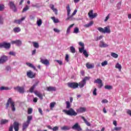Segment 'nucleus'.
<instances>
[{
    "mask_svg": "<svg viewBox=\"0 0 131 131\" xmlns=\"http://www.w3.org/2000/svg\"><path fill=\"white\" fill-rule=\"evenodd\" d=\"M11 105V109L12 112H15L16 111V107H15V102L12 101V98H10L8 99V100L6 103V109H8L9 106Z\"/></svg>",
    "mask_w": 131,
    "mask_h": 131,
    "instance_id": "obj_1",
    "label": "nucleus"
},
{
    "mask_svg": "<svg viewBox=\"0 0 131 131\" xmlns=\"http://www.w3.org/2000/svg\"><path fill=\"white\" fill-rule=\"evenodd\" d=\"M62 112H64L67 115H69L70 116H76L77 115V113L72 108H70L69 110H62Z\"/></svg>",
    "mask_w": 131,
    "mask_h": 131,
    "instance_id": "obj_2",
    "label": "nucleus"
},
{
    "mask_svg": "<svg viewBox=\"0 0 131 131\" xmlns=\"http://www.w3.org/2000/svg\"><path fill=\"white\" fill-rule=\"evenodd\" d=\"M31 120H32V116H28L27 121L24 122L23 124V130H25V129L28 127Z\"/></svg>",
    "mask_w": 131,
    "mask_h": 131,
    "instance_id": "obj_3",
    "label": "nucleus"
},
{
    "mask_svg": "<svg viewBox=\"0 0 131 131\" xmlns=\"http://www.w3.org/2000/svg\"><path fill=\"white\" fill-rule=\"evenodd\" d=\"M97 30L102 33H108V34L111 33V30L110 29V27H109V26L104 27V29L101 27H99L97 28Z\"/></svg>",
    "mask_w": 131,
    "mask_h": 131,
    "instance_id": "obj_4",
    "label": "nucleus"
},
{
    "mask_svg": "<svg viewBox=\"0 0 131 131\" xmlns=\"http://www.w3.org/2000/svg\"><path fill=\"white\" fill-rule=\"evenodd\" d=\"M90 78H91L90 77L86 76L78 83L80 89H82L86 84V81L90 80Z\"/></svg>",
    "mask_w": 131,
    "mask_h": 131,
    "instance_id": "obj_5",
    "label": "nucleus"
},
{
    "mask_svg": "<svg viewBox=\"0 0 131 131\" xmlns=\"http://www.w3.org/2000/svg\"><path fill=\"white\" fill-rule=\"evenodd\" d=\"M67 85L68 88L75 90V89H77L78 88V83L75 82H68L67 83Z\"/></svg>",
    "mask_w": 131,
    "mask_h": 131,
    "instance_id": "obj_6",
    "label": "nucleus"
},
{
    "mask_svg": "<svg viewBox=\"0 0 131 131\" xmlns=\"http://www.w3.org/2000/svg\"><path fill=\"white\" fill-rule=\"evenodd\" d=\"M15 91H17L19 94H24L25 93V88L24 86H17L14 88Z\"/></svg>",
    "mask_w": 131,
    "mask_h": 131,
    "instance_id": "obj_7",
    "label": "nucleus"
},
{
    "mask_svg": "<svg viewBox=\"0 0 131 131\" xmlns=\"http://www.w3.org/2000/svg\"><path fill=\"white\" fill-rule=\"evenodd\" d=\"M9 60V57L7 55H3L0 57V64H5Z\"/></svg>",
    "mask_w": 131,
    "mask_h": 131,
    "instance_id": "obj_8",
    "label": "nucleus"
},
{
    "mask_svg": "<svg viewBox=\"0 0 131 131\" xmlns=\"http://www.w3.org/2000/svg\"><path fill=\"white\" fill-rule=\"evenodd\" d=\"M8 5L10 9H12V10L13 11V12H14V13H16L17 12V7H16V5L14 3V2H13V1L9 2Z\"/></svg>",
    "mask_w": 131,
    "mask_h": 131,
    "instance_id": "obj_9",
    "label": "nucleus"
},
{
    "mask_svg": "<svg viewBox=\"0 0 131 131\" xmlns=\"http://www.w3.org/2000/svg\"><path fill=\"white\" fill-rule=\"evenodd\" d=\"M66 9L67 12V15L68 17L66 18V21H68V20H70L71 19V17H70L69 16H70V13L71 12V9H70V5H69V4L67 5Z\"/></svg>",
    "mask_w": 131,
    "mask_h": 131,
    "instance_id": "obj_10",
    "label": "nucleus"
},
{
    "mask_svg": "<svg viewBox=\"0 0 131 131\" xmlns=\"http://www.w3.org/2000/svg\"><path fill=\"white\" fill-rule=\"evenodd\" d=\"M72 129H74L75 130L77 131H81L82 130V129L81 127H80V125H79V124L78 123H75L72 127Z\"/></svg>",
    "mask_w": 131,
    "mask_h": 131,
    "instance_id": "obj_11",
    "label": "nucleus"
},
{
    "mask_svg": "<svg viewBox=\"0 0 131 131\" xmlns=\"http://www.w3.org/2000/svg\"><path fill=\"white\" fill-rule=\"evenodd\" d=\"M39 83V81L35 82V83L30 88L29 92L30 93H34V89L37 86L38 84Z\"/></svg>",
    "mask_w": 131,
    "mask_h": 131,
    "instance_id": "obj_12",
    "label": "nucleus"
},
{
    "mask_svg": "<svg viewBox=\"0 0 131 131\" xmlns=\"http://www.w3.org/2000/svg\"><path fill=\"white\" fill-rule=\"evenodd\" d=\"M94 83H98L99 84L98 85V89H101V88L104 85L103 84L102 80L100 79H97L94 81Z\"/></svg>",
    "mask_w": 131,
    "mask_h": 131,
    "instance_id": "obj_13",
    "label": "nucleus"
},
{
    "mask_svg": "<svg viewBox=\"0 0 131 131\" xmlns=\"http://www.w3.org/2000/svg\"><path fill=\"white\" fill-rule=\"evenodd\" d=\"M11 43H12V45H16L17 47H21V46H22V41L20 40H13L11 41Z\"/></svg>",
    "mask_w": 131,
    "mask_h": 131,
    "instance_id": "obj_14",
    "label": "nucleus"
},
{
    "mask_svg": "<svg viewBox=\"0 0 131 131\" xmlns=\"http://www.w3.org/2000/svg\"><path fill=\"white\" fill-rule=\"evenodd\" d=\"M27 75L29 78H34L35 77V74L31 71L27 72Z\"/></svg>",
    "mask_w": 131,
    "mask_h": 131,
    "instance_id": "obj_15",
    "label": "nucleus"
},
{
    "mask_svg": "<svg viewBox=\"0 0 131 131\" xmlns=\"http://www.w3.org/2000/svg\"><path fill=\"white\" fill-rule=\"evenodd\" d=\"M79 45L80 47H81V48H79L80 53H83L84 51H85L84 50V43L82 42H79Z\"/></svg>",
    "mask_w": 131,
    "mask_h": 131,
    "instance_id": "obj_16",
    "label": "nucleus"
},
{
    "mask_svg": "<svg viewBox=\"0 0 131 131\" xmlns=\"http://www.w3.org/2000/svg\"><path fill=\"white\" fill-rule=\"evenodd\" d=\"M25 19H26V16H24L20 19H15L14 21V23H15L16 24H21V23H22V21H24Z\"/></svg>",
    "mask_w": 131,
    "mask_h": 131,
    "instance_id": "obj_17",
    "label": "nucleus"
},
{
    "mask_svg": "<svg viewBox=\"0 0 131 131\" xmlns=\"http://www.w3.org/2000/svg\"><path fill=\"white\" fill-rule=\"evenodd\" d=\"M19 123L18 122L15 121L13 123V128L14 129L15 131H18L19 130Z\"/></svg>",
    "mask_w": 131,
    "mask_h": 131,
    "instance_id": "obj_18",
    "label": "nucleus"
},
{
    "mask_svg": "<svg viewBox=\"0 0 131 131\" xmlns=\"http://www.w3.org/2000/svg\"><path fill=\"white\" fill-rule=\"evenodd\" d=\"M40 62L42 64H44V65H46V66H49V65H50V61L48 59L40 58Z\"/></svg>",
    "mask_w": 131,
    "mask_h": 131,
    "instance_id": "obj_19",
    "label": "nucleus"
},
{
    "mask_svg": "<svg viewBox=\"0 0 131 131\" xmlns=\"http://www.w3.org/2000/svg\"><path fill=\"white\" fill-rule=\"evenodd\" d=\"M47 91L48 92H56L57 88L55 86H50L47 88Z\"/></svg>",
    "mask_w": 131,
    "mask_h": 131,
    "instance_id": "obj_20",
    "label": "nucleus"
},
{
    "mask_svg": "<svg viewBox=\"0 0 131 131\" xmlns=\"http://www.w3.org/2000/svg\"><path fill=\"white\" fill-rule=\"evenodd\" d=\"M50 7L52 10L53 12H54L55 15H58V10L57 9L55 8V6L53 4L50 5Z\"/></svg>",
    "mask_w": 131,
    "mask_h": 131,
    "instance_id": "obj_21",
    "label": "nucleus"
},
{
    "mask_svg": "<svg viewBox=\"0 0 131 131\" xmlns=\"http://www.w3.org/2000/svg\"><path fill=\"white\" fill-rule=\"evenodd\" d=\"M34 93L35 94V95H36V96H37L38 97V98H39L40 100L43 99V97L42 96V94L38 92V91H34Z\"/></svg>",
    "mask_w": 131,
    "mask_h": 131,
    "instance_id": "obj_22",
    "label": "nucleus"
},
{
    "mask_svg": "<svg viewBox=\"0 0 131 131\" xmlns=\"http://www.w3.org/2000/svg\"><path fill=\"white\" fill-rule=\"evenodd\" d=\"M86 111V108L85 107H81L77 110V112L78 113H83V112H85Z\"/></svg>",
    "mask_w": 131,
    "mask_h": 131,
    "instance_id": "obj_23",
    "label": "nucleus"
},
{
    "mask_svg": "<svg viewBox=\"0 0 131 131\" xmlns=\"http://www.w3.org/2000/svg\"><path fill=\"white\" fill-rule=\"evenodd\" d=\"M86 67L88 69H93V68H95V64L88 62L86 64Z\"/></svg>",
    "mask_w": 131,
    "mask_h": 131,
    "instance_id": "obj_24",
    "label": "nucleus"
},
{
    "mask_svg": "<svg viewBox=\"0 0 131 131\" xmlns=\"http://www.w3.org/2000/svg\"><path fill=\"white\" fill-rule=\"evenodd\" d=\"M48 128L49 129H52L53 131H57L59 130V127L58 126H55L53 128L51 126V125L47 126Z\"/></svg>",
    "mask_w": 131,
    "mask_h": 131,
    "instance_id": "obj_25",
    "label": "nucleus"
},
{
    "mask_svg": "<svg viewBox=\"0 0 131 131\" xmlns=\"http://www.w3.org/2000/svg\"><path fill=\"white\" fill-rule=\"evenodd\" d=\"M81 119L83 120L84 122L85 123V124L88 126H91V123L89 122V121H88V120H86V119H85V118H84V117L81 116Z\"/></svg>",
    "mask_w": 131,
    "mask_h": 131,
    "instance_id": "obj_26",
    "label": "nucleus"
},
{
    "mask_svg": "<svg viewBox=\"0 0 131 131\" xmlns=\"http://www.w3.org/2000/svg\"><path fill=\"white\" fill-rule=\"evenodd\" d=\"M71 128L69 126H63L61 127V130H69Z\"/></svg>",
    "mask_w": 131,
    "mask_h": 131,
    "instance_id": "obj_27",
    "label": "nucleus"
},
{
    "mask_svg": "<svg viewBox=\"0 0 131 131\" xmlns=\"http://www.w3.org/2000/svg\"><path fill=\"white\" fill-rule=\"evenodd\" d=\"M9 122V120L7 119H2L1 120L0 124L1 125H3V124H6V123H8Z\"/></svg>",
    "mask_w": 131,
    "mask_h": 131,
    "instance_id": "obj_28",
    "label": "nucleus"
},
{
    "mask_svg": "<svg viewBox=\"0 0 131 131\" xmlns=\"http://www.w3.org/2000/svg\"><path fill=\"white\" fill-rule=\"evenodd\" d=\"M26 64L28 66H29V67H30L31 68H33V69H34V70H36V71L37 70L36 67H34V66H33V64H32V63L27 62Z\"/></svg>",
    "mask_w": 131,
    "mask_h": 131,
    "instance_id": "obj_29",
    "label": "nucleus"
},
{
    "mask_svg": "<svg viewBox=\"0 0 131 131\" xmlns=\"http://www.w3.org/2000/svg\"><path fill=\"white\" fill-rule=\"evenodd\" d=\"M73 26H74V24H73L72 25H71L67 29V34H69L70 33V29H71V28H72V27H73Z\"/></svg>",
    "mask_w": 131,
    "mask_h": 131,
    "instance_id": "obj_30",
    "label": "nucleus"
},
{
    "mask_svg": "<svg viewBox=\"0 0 131 131\" xmlns=\"http://www.w3.org/2000/svg\"><path fill=\"white\" fill-rule=\"evenodd\" d=\"M11 48V43L4 42V49H10Z\"/></svg>",
    "mask_w": 131,
    "mask_h": 131,
    "instance_id": "obj_31",
    "label": "nucleus"
},
{
    "mask_svg": "<svg viewBox=\"0 0 131 131\" xmlns=\"http://www.w3.org/2000/svg\"><path fill=\"white\" fill-rule=\"evenodd\" d=\"M93 24H94V22L91 21L89 24L84 25V27H85L86 28H89V27H91V26H92Z\"/></svg>",
    "mask_w": 131,
    "mask_h": 131,
    "instance_id": "obj_32",
    "label": "nucleus"
},
{
    "mask_svg": "<svg viewBox=\"0 0 131 131\" xmlns=\"http://www.w3.org/2000/svg\"><path fill=\"white\" fill-rule=\"evenodd\" d=\"M9 90L10 89L9 88V87H6L4 86L0 87V91H9Z\"/></svg>",
    "mask_w": 131,
    "mask_h": 131,
    "instance_id": "obj_33",
    "label": "nucleus"
},
{
    "mask_svg": "<svg viewBox=\"0 0 131 131\" xmlns=\"http://www.w3.org/2000/svg\"><path fill=\"white\" fill-rule=\"evenodd\" d=\"M13 31L14 32L16 33H18L21 31V29L19 27H15L13 29Z\"/></svg>",
    "mask_w": 131,
    "mask_h": 131,
    "instance_id": "obj_34",
    "label": "nucleus"
},
{
    "mask_svg": "<svg viewBox=\"0 0 131 131\" xmlns=\"http://www.w3.org/2000/svg\"><path fill=\"white\" fill-rule=\"evenodd\" d=\"M33 45L34 48H35L36 49H38L39 48V45L38 42H33Z\"/></svg>",
    "mask_w": 131,
    "mask_h": 131,
    "instance_id": "obj_35",
    "label": "nucleus"
},
{
    "mask_svg": "<svg viewBox=\"0 0 131 131\" xmlns=\"http://www.w3.org/2000/svg\"><path fill=\"white\" fill-rule=\"evenodd\" d=\"M116 68H117V69H119V71H121V68H122L121 64L117 63L116 64Z\"/></svg>",
    "mask_w": 131,
    "mask_h": 131,
    "instance_id": "obj_36",
    "label": "nucleus"
},
{
    "mask_svg": "<svg viewBox=\"0 0 131 131\" xmlns=\"http://www.w3.org/2000/svg\"><path fill=\"white\" fill-rule=\"evenodd\" d=\"M42 24V20H41V19H39V20H37V25H38V26H41Z\"/></svg>",
    "mask_w": 131,
    "mask_h": 131,
    "instance_id": "obj_37",
    "label": "nucleus"
},
{
    "mask_svg": "<svg viewBox=\"0 0 131 131\" xmlns=\"http://www.w3.org/2000/svg\"><path fill=\"white\" fill-rule=\"evenodd\" d=\"M66 104L67 105V109H70V107H71V104H70V102L69 101H66Z\"/></svg>",
    "mask_w": 131,
    "mask_h": 131,
    "instance_id": "obj_38",
    "label": "nucleus"
},
{
    "mask_svg": "<svg viewBox=\"0 0 131 131\" xmlns=\"http://www.w3.org/2000/svg\"><path fill=\"white\" fill-rule=\"evenodd\" d=\"M29 10V6H26L25 8H23L22 13H24L25 12H27Z\"/></svg>",
    "mask_w": 131,
    "mask_h": 131,
    "instance_id": "obj_39",
    "label": "nucleus"
},
{
    "mask_svg": "<svg viewBox=\"0 0 131 131\" xmlns=\"http://www.w3.org/2000/svg\"><path fill=\"white\" fill-rule=\"evenodd\" d=\"M104 89H105V90H112V89H113V86L109 85H106L104 86Z\"/></svg>",
    "mask_w": 131,
    "mask_h": 131,
    "instance_id": "obj_40",
    "label": "nucleus"
},
{
    "mask_svg": "<svg viewBox=\"0 0 131 131\" xmlns=\"http://www.w3.org/2000/svg\"><path fill=\"white\" fill-rule=\"evenodd\" d=\"M70 52L73 54H74V53H75V48H74V47L71 46L70 47Z\"/></svg>",
    "mask_w": 131,
    "mask_h": 131,
    "instance_id": "obj_41",
    "label": "nucleus"
},
{
    "mask_svg": "<svg viewBox=\"0 0 131 131\" xmlns=\"http://www.w3.org/2000/svg\"><path fill=\"white\" fill-rule=\"evenodd\" d=\"M79 32V29L78 28L76 27L74 29L73 33H76V34H77Z\"/></svg>",
    "mask_w": 131,
    "mask_h": 131,
    "instance_id": "obj_42",
    "label": "nucleus"
},
{
    "mask_svg": "<svg viewBox=\"0 0 131 131\" xmlns=\"http://www.w3.org/2000/svg\"><path fill=\"white\" fill-rule=\"evenodd\" d=\"M55 105H56V102H51L50 104V107L51 109H53V108H54Z\"/></svg>",
    "mask_w": 131,
    "mask_h": 131,
    "instance_id": "obj_43",
    "label": "nucleus"
},
{
    "mask_svg": "<svg viewBox=\"0 0 131 131\" xmlns=\"http://www.w3.org/2000/svg\"><path fill=\"white\" fill-rule=\"evenodd\" d=\"M51 19L53 20L55 23H59V19H56L55 17H52Z\"/></svg>",
    "mask_w": 131,
    "mask_h": 131,
    "instance_id": "obj_44",
    "label": "nucleus"
},
{
    "mask_svg": "<svg viewBox=\"0 0 131 131\" xmlns=\"http://www.w3.org/2000/svg\"><path fill=\"white\" fill-rule=\"evenodd\" d=\"M111 56L112 57H113V58H118V55L115 53H113V52L112 53Z\"/></svg>",
    "mask_w": 131,
    "mask_h": 131,
    "instance_id": "obj_45",
    "label": "nucleus"
},
{
    "mask_svg": "<svg viewBox=\"0 0 131 131\" xmlns=\"http://www.w3.org/2000/svg\"><path fill=\"white\" fill-rule=\"evenodd\" d=\"M83 54L84 55V56H85L86 58H88V57H89V54L88 53L86 50H84V51L83 52Z\"/></svg>",
    "mask_w": 131,
    "mask_h": 131,
    "instance_id": "obj_46",
    "label": "nucleus"
},
{
    "mask_svg": "<svg viewBox=\"0 0 131 131\" xmlns=\"http://www.w3.org/2000/svg\"><path fill=\"white\" fill-rule=\"evenodd\" d=\"M100 48H107L108 47V45L102 42V45H100Z\"/></svg>",
    "mask_w": 131,
    "mask_h": 131,
    "instance_id": "obj_47",
    "label": "nucleus"
},
{
    "mask_svg": "<svg viewBox=\"0 0 131 131\" xmlns=\"http://www.w3.org/2000/svg\"><path fill=\"white\" fill-rule=\"evenodd\" d=\"M3 24H4V18L0 15V25H3Z\"/></svg>",
    "mask_w": 131,
    "mask_h": 131,
    "instance_id": "obj_48",
    "label": "nucleus"
},
{
    "mask_svg": "<svg viewBox=\"0 0 131 131\" xmlns=\"http://www.w3.org/2000/svg\"><path fill=\"white\" fill-rule=\"evenodd\" d=\"M9 54L11 56H13L14 57H16V52L11 51L9 53Z\"/></svg>",
    "mask_w": 131,
    "mask_h": 131,
    "instance_id": "obj_49",
    "label": "nucleus"
},
{
    "mask_svg": "<svg viewBox=\"0 0 131 131\" xmlns=\"http://www.w3.org/2000/svg\"><path fill=\"white\" fill-rule=\"evenodd\" d=\"M121 127H116L114 128V129L113 130V131L114 130H117V131H119V130H121Z\"/></svg>",
    "mask_w": 131,
    "mask_h": 131,
    "instance_id": "obj_50",
    "label": "nucleus"
},
{
    "mask_svg": "<svg viewBox=\"0 0 131 131\" xmlns=\"http://www.w3.org/2000/svg\"><path fill=\"white\" fill-rule=\"evenodd\" d=\"M5 9V5L4 4H0V11H4Z\"/></svg>",
    "mask_w": 131,
    "mask_h": 131,
    "instance_id": "obj_51",
    "label": "nucleus"
},
{
    "mask_svg": "<svg viewBox=\"0 0 131 131\" xmlns=\"http://www.w3.org/2000/svg\"><path fill=\"white\" fill-rule=\"evenodd\" d=\"M107 64H108V61H107V60H105L104 62H102L101 63V66H106V65H107Z\"/></svg>",
    "mask_w": 131,
    "mask_h": 131,
    "instance_id": "obj_52",
    "label": "nucleus"
},
{
    "mask_svg": "<svg viewBox=\"0 0 131 131\" xmlns=\"http://www.w3.org/2000/svg\"><path fill=\"white\" fill-rule=\"evenodd\" d=\"M90 16H91L90 18L91 19H94V18H96V17H97V16H98V14L94 13V14H92V15H90Z\"/></svg>",
    "mask_w": 131,
    "mask_h": 131,
    "instance_id": "obj_53",
    "label": "nucleus"
},
{
    "mask_svg": "<svg viewBox=\"0 0 131 131\" xmlns=\"http://www.w3.org/2000/svg\"><path fill=\"white\" fill-rule=\"evenodd\" d=\"M11 69H12L11 68V67L10 66H7L6 67V71H11Z\"/></svg>",
    "mask_w": 131,
    "mask_h": 131,
    "instance_id": "obj_54",
    "label": "nucleus"
},
{
    "mask_svg": "<svg viewBox=\"0 0 131 131\" xmlns=\"http://www.w3.org/2000/svg\"><path fill=\"white\" fill-rule=\"evenodd\" d=\"M32 7H33V8H39V4H32Z\"/></svg>",
    "mask_w": 131,
    "mask_h": 131,
    "instance_id": "obj_55",
    "label": "nucleus"
},
{
    "mask_svg": "<svg viewBox=\"0 0 131 131\" xmlns=\"http://www.w3.org/2000/svg\"><path fill=\"white\" fill-rule=\"evenodd\" d=\"M110 18V14H108L107 16H106L105 19H104V22H107L108 19Z\"/></svg>",
    "mask_w": 131,
    "mask_h": 131,
    "instance_id": "obj_56",
    "label": "nucleus"
},
{
    "mask_svg": "<svg viewBox=\"0 0 131 131\" xmlns=\"http://www.w3.org/2000/svg\"><path fill=\"white\" fill-rule=\"evenodd\" d=\"M93 94L94 96H97V88L94 89Z\"/></svg>",
    "mask_w": 131,
    "mask_h": 131,
    "instance_id": "obj_57",
    "label": "nucleus"
},
{
    "mask_svg": "<svg viewBox=\"0 0 131 131\" xmlns=\"http://www.w3.org/2000/svg\"><path fill=\"white\" fill-rule=\"evenodd\" d=\"M94 11L93 10H91L89 13H88V15L91 18V16H92L93 14Z\"/></svg>",
    "mask_w": 131,
    "mask_h": 131,
    "instance_id": "obj_58",
    "label": "nucleus"
},
{
    "mask_svg": "<svg viewBox=\"0 0 131 131\" xmlns=\"http://www.w3.org/2000/svg\"><path fill=\"white\" fill-rule=\"evenodd\" d=\"M65 60L67 62H69V55L68 54H66Z\"/></svg>",
    "mask_w": 131,
    "mask_h": 131,
    "instance_id": "obj_59",
    "label": "nucleus"
},
{
    "mask_svg": "<svg viewBox=\"0 0 131 131\" xmlns=\"http://www.w3.org/2000/svg\"><path fill=\"white\" fill-rule=\"evenodd\" d=\"M32 113V108H30L28 110V114H31Z\"/></svg>",
    "mask_w": 131,
    "mask_h": 131,
    "instance_id": "obj_60",
    "label": "nucleus"
},
{
    "mask_svg": "<svg viewBox=\"0 0 131 131\" xmlns=\"http://www.w3.org/2000/svg\"><path fill=\"white\" fill-rule=\"evenodd\" d=\"M53 30L54 32H56L57 33H59V32H60V30L58 29L54 28L53 29Z\"/></svg>",
    "mask_w": 131,
    "mask_h": 131,
    "instance_id": "obj_61",
    "label": "nucleus"
},
{
    "mask_svg": "<svg viewBox=\"0 0 131 131\" xmlns=\"http://www.w3.org/2000/svg\"><path fill=\"white\" fill-rule=\"evenodd\" d=\"M56 61L57 62L59 65H62L63 64V62L61 60H56Z\"/></svg>",
    "mask_w": 131,
    "mask_h": 131,
    "instance_id": "obj_62",
    "label": "nucleus"
},
{
    "mask_svg": "<svg viewBox=\"0 0 131 131\" xmlns=\"http://www.w3.org/2000/svg\"><path fill=\"white\" fill-rule=\"evenodd\" d=\"M13 125H10L9 128V131H13Z\"/></svg>",
    "mask_w": 131,
    "mask_h": 131,
    "instance_id": "obj_63",
    "label": "nucleus"
},
{
    "mask_svg": "<svg viewBox=\"0 0 131 131\" xmlns=\"http://www.w3.org/2000/svg\"><path fill=\"white\" fill-rule=\"evenodd\" d=\"M127 113L131 117V111L130 110H127Z\"/></svg>",
    "mask_w": 131,
    "mask_h": 131,
    "instance_id": "obj_64",
    "label": "nucleus"
}]
</instances>
